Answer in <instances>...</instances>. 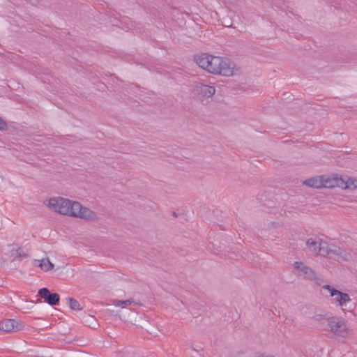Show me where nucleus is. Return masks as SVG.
Wrapping results in <instances>:
<instances>
[{"mask_svg": "<svg viewBox=\"0 0 357 357\" xmlns=\"http://www.w3.org/2000/svg\"><path fill=\"white\" fill-rule=\"evenodd\" d=\"M48 206L55 212L65 215L86 220H93L97 218L95 212L86 207H83L79 202L61 197L50 199Z\"/></svg>", "mask_w": 357, "mask_h": 357, "instance_id": "1", "label": "nucleus"}, {"mask_svg": "<svg viewBox=\"0 0 357 357\" xmlns=\"http://www.w3.org/2000/svg\"><path fill=\"white\" fill-rule=\"evenodd\" d=\"M211 62L210 73L227 77L234 74L236 65L229 58L214 56Z\"/></svg>", "mask_w": 357, "mask_h": 357, "instance_id": "2", "label": "nucleus"}, {"mask_svg": "<svg viewBox=\"0 0 357 357\" xmlns=\"http://www.w3.org/2000/svg\"><path fill=\"white\" fill-rule=\"evenodd\" d=\"M335 174L333 176L321 175L306 179L303 181V184L314 188H335Z\"/></svg>", "mask_w": 357, "mask_h": 357, "instance_id": "3", "label": "nucleus"}, {"mask_svg": "<svg viewBox=\"0 0 357 357\" xmlns=\"http://www.w3.org/2000/svg\"><path fill=\"white\" fill-rule=\"evenodd\" d=\"M330 331L335 335L344 337L347 334V326L344 319L338 317H330L326 320Z\"/></svg>", "mask_w": 357, "mask_h": 357, "instance_id": "4", "label": "nucleus"}, {"mask_svg": "<svg viewBox=\"0 0 357 357\" xmlns=\"http://www.w3.org/2000/svg\"><path fill=\"white\" fill-rule=\"evenodd\" d=\"M193 91L194 93L196 94L201 100L212 97L215 92L214 86L203 83H197L194 86Z\"/></svg>", "mask_w": 357, "mask_h": 357, "instance_id": "5", "label": "nucleus"}, {"mask_svg": "<svg viewBox=\"0 0 357 357\" xmlns=\"http://www.w3.org/2000/svg\"><path fill=\"white\" fill-rule=\"evenodd\" d=\"M335 188L338 187L342 189L357 188V178L335 174Z\"/></svg>", "mask_w": 357, "mask_h": 357, "instance_id": "6", "label": "nucleus"}, {"mask_svg": "<svg viewBox=\"0 0 357 357\" xmlns=\"http://www.w3.org/2000/svg\"><path fill=\"white\" fill-rule=\"evenodd\" d=\"M38 295L50 305H56L59 303L60 296L56 293H51L46 287L40 289Z\"/></svg>", "mask_w": 357, "mask_h": 357, "instance_id": "7", "label": "nucleus"}, {"mask_svg": "<svg viewBox=\"0 0 357 357\" xmlns=\"http://www.w3.org/2000/svg\"><path fill=\"white\" fill-rule=\"evenodd\" d=\"M213 56H214L206 53H202L195 56L194 60L200 68L207 70L208 73H211V61H212Z\"/></svg>", "mask_w": 357, "mask_h": 357, "instance_id": "8", "label": "nucleus"}, {"mask_svg": "<svg viewBox=\"0 0 357 357\" xmlns=\"http://www.w3.org/2000/svg\"><path fill=\"white\" fill-rule=\"evenodd\" d=\"M21 329V324L15 319H4L0 322V330L7 333L17 331Z\"/></svg>", "mask_w": 357, "mask_h": 357, "instance_id": "9", "label": "nucleus"}, {"mask_svg": "<svg viewBox=\"0 0 357 357\" xmlns=\"http://www.w3.org/2000/svg\"><path fill=\"white\" fill-rule=\"evenodd\" d=\"M294 267L299 271V274L307 280H314L316 278L314 272L308 266H305L302 262L296 261Z\"/></svg>", "mask_w": 357, "mask_h": 357, "instance_id": "10", "label": "nucleus"}, {"mask_svg": "<svg viewBox=\"0 0 357 357\" xmlns=\"http://www.w3.org/2000/svg\"><path fill=\"white\" fill-rule=\"evenodd\" d=\"M324 243V242L314 238H309L306 241V245L309 250L316 255H321L322 252Z\"/></svg>", "mask_w": 357, "mask_h": 357, "instance_id": "11", "label": "nucleus"}, {"mask_svg": "<svg viewBox=\"0 0 357 357\" xmlns=\"http://www.w3.org/2000/svg\"><path fill=\"white\" fill-rule=\"evenodd\" d=\"M324 248H322V252L321 255L328 256L331 258H335L337 255V252H340V247H337L333 244H328L326 242L324 243Z\"/></svg>", "mask_w": 357, "mask_h": 357, "instance_id": "12", "label": "nucleus"}, {"mask_svg": "<svg viewBox=\"0 0 357 357\" xmlns=\"http://www.w3.org/2000/svg\"><path fill=\"white\" fill-rule=\"evenodd\" d=\"M33 264L40 267L45 271L53 270L54 265L50 261L49 258H45L41 260L34 259Z\"/></svg>", "mask_w": 357, "mask_h": 357, "instance_id": "13", "label": "nucleus"}, {"mask_svg": "<svg viewBox=\"0 0 357 357\" xmlns=\"http://www.w3.org/2000/svg\"><path fill=\"white\" fill-rule=\"evenodd\" d=\"M334 300L338 303V305L343 307L346 306L347 304L351 301L350 296L347 293H343L339 291V294L335 296Z\"/></svg>", "mask_w": 357, "mask_h": 357, "instance_id": "14", "label": "nucleus"}, {"mask_svg": "<svg viewBox=\"0 0 357 357\" xmlns=\"http://www.w3.org/2000/svg\"><path fill=\"white\" fill-rule=\"evenodd\" d=\"M335 259H340L344 261H349L352 259V255L350 252L344 250H342L340 248V252H337V255H336Z\"/></svg>", "mask_w": 357, "mask_h": 357, "instance_id": "15", "label": "nucleus"}, {"mask_svg": "<svg viewBox=\"0 0 357 357\" xmlns=\"http://www.w3.org/2000/svg\"><path fill=\"white\" fill-rule=\"evenodd\" d=\"M13 255H15L14 259L15 260H19L21 261L23 259H26L29 257V255L26 253H24L22 248H19L17 250H15V253L12 254Z\"/></svg>", "mask_w": 357, "mask_h": 357, "instance_id": "16", "label": "nucleus"}, {"mask_svg": "<svg viewBox=\"0 0 357 357\" xmlns=\"http://www.w3.org/2000/svg\"><path fill=\"white\" fill-rule=\"evenodd\" d=\"M68 305L71 310H81L82 307L77 301L73 298H68Z\"/></svg>", "mask_w": 357, "mask_h": 357, "instance_id": "17", "label": "nucleus"}, {"mask_svg": "<svg viewBox=\"0 0 357 357\" xmlns=\"http://www.w3.org/2000/svg\"><path fill=\"white\" fill-rule=\"evenodd\" d=\"M134 303V301L132 299H128L125 301H120V300H115L113 301V304L115 306H121L126 307L127 305H131Z\"/></svg>", "mask_w": 357, "mask_h": 357, "instance_id": "18", "label": "nucleus"}, {"mask_svg": "<svg viewBox=\"0 0 357 357\" xmlns=\"http://www.w3.org/2000/svg\"><path fill=\"white\" fill-rule=\"evenodd\" d=\"M323 288L327 289L330 292L331 296L332 297H335L337 295V294H339L338 290L334 289L333 287L328 284L324 285Z\"/></svg>", "mask_w": 357, "mask_h": 357, "instance_id": "19", "label": "nucleus"}, {"mask_svg": "<svg viewBox=\"0 0 357 357\" xmlns=\"http://www.w3.org/2000/svg\"><path fill=\"white\" fill-rule=\"evenodd\" d=\"M7 130V123L2 118L0 117V130Z\"/></svg>", "mask_w": 357, "mask_h": 357, "instance_id": "20", "label": "nucleus"}, {"mask_svg": "<svg viewBox=\"0 0 357 357\" xmlns=\"http://www.w3.org/2000/svg\"><path fill=\"white\" fill-rule=\"evenodd\" d=\"M314 319L316 321H317L319 322H323L324 324V323H326V320L328 318H324L322 316L319 315V316L315 317Z\"/></svg>", "mask_w": 357, "mask_h": 357, "instance_id": "21", "label": "nucleus"}]
</instances>
